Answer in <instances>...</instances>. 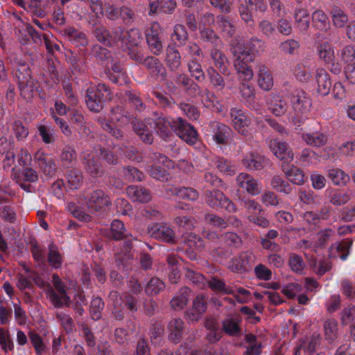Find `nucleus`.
<instances>
[{
	"label": "nucleus",
	"mask_w": 355,
	"mask_h": 355,
	"mask_svg": "<svg viewBox=\"0 0 355 355\" xmlns=\"http://www.w3.org/2000/svg\"><path fill=\"white\" fill-rule=\"evenodd\" d=\"M317 50L320 58L325 63L331 62L335 59L334 51L328 42L320 43Z\"/></svg>",
	"instance_id": "59"
},
{
	"label": "nucleus",
	"mask_w": 355,
	"mask_h": 355,
	"mask_svg": "<svg viewBox=\"0 0 355 355\" xmlns=\"http://www.w3.org/2000/svg\"><path fill=\"white\" fill-rule=\"evenodd\" d=\"M126 191L129 198L135 202L146 203L151 200L150 191L144 187L130 185L127 187Z\"/></svg>",
	"instance_id": "28"
},
{
	"label": "nucleus",
	"mask_w": 355,
	"mask_h": 355,
	"mask_svg": "<svg viewBox=\"0 0 355 355\" xmlns=\"http://www.w3.org/2000/svg\"><path fill=\"white\" fill-rule=\"evenodd\" d=\"M111 118L121 124L132 121L133 115L121 105H116L111 110Z\"/></svg>",
	"instance_id": "43"
},
{
	"label": "nucleus",
	"mask_w": 355,
	"mask_h": 355,
	"mask_svg": "<svg viewBox=\"0 0 355 355\" xmlns=\"http://www.w3.org/2000/svg\"><path fill=\"white\" fill-rule=\"evenodd\" d=\"M237 186L252 196H257L261 191V182L246 173H241L236 179Z\"/></svg>",
	"instance_id": "12"
},
{
	"label": "nucleus",
	"mask_w": 355,
	"mask_h": 355,
	"mask_svg": "<svg viewBox=\"0 0 355 355\" xmlns=\"http://www.w3.org/2000/svg\"><path fill=\"white\" fill-rule=\"evenodd\" d=\"M198 96H200L202 103L207 108L211 109L213 112L218 113L223 112V105L216 100L214 93L208 89L206 88L201 90L200 88Z\"/></svg>",
	"instance_id": "21"
},
{
	"label": "nucleus",
	"mask_w": 355,
	"mask_h": 355,
	"mask_svg": "<svg viewBox=\"0 0 355 355\" xmlns=\"http://www.w3.org/2000/svg\"><path fill=\"white\" fill-rule=\"evenodd\" d=\"M230 115L235 130L242 135H248L249 131L247 128L249 126L250 121L245 112L241 109L232 107L230 109Z\"/></svg>",
	"instance_id": "13"
},
{
	"label": "nucleus",
	"mask_w": 355,
	"mask_h": 355,
	"mask_svg": "<svg viewBox=\"0 0 355 355\" xmlns=\"http://www.w3.org/2000/svg\"><path fill=\"white\" fill-rule=\"evenodd\" d=\"M93 34L99 42L106 46H112L110 33L104 26L96 25L93 31Z\"/></svg>",
	"instance_id": "64"
},
{
	"label": "nucleus",
	"mask_w": 355,
	"mask_h": 355,
	"mask_svg": "<svg viewBox=\"0 0 355 355\" xmlns=\"http://www.w3.org/2000/svg\"><path fill=\"white\" fill-rule=\"evenodd\" d=\"M125 97L129 105L135 110L141 112L146 108V104L136 92L130 90L126 91L125 92Z\"/></svg>",
	"instance_id": "50"
},
{
	"label": "nucleus",
	"mask_w": 355,
	"mask_h": 355,
	"mask_svg": "<svg viewBox=\"0 0 355 355\" xmlns=\"http://www.w3.org/2000/svg\"><path fill=\"white\" fill-rule=\"evenodd\" d=\"M209 53L215 67L220 73L228 76L230 74L227 67L229 61L225 53L218 47H211Z\"/></svg>",
	"instance_id": "22"
},
{
	"label": "nucleus",
	"mask_w": 355,
	"mask_h": 355,
	"mask_svg": "<svg viewBox=\"0 0 355 355\" xmlns=\"http://www.w3.org/2000/svg\"><path fill=\"white\" fill-rule=\"evenodd\" d=\"M250 258L248 253L242 252L230 261L228 268L234 272H243L247 270Z\"/></svg>",
	"instance_id": "35"
},
{
	"label": "nucleus",
	"mask_w": 355,
	"mask_h": 355,
	"mask_svg": "<svg viewBox=\"0 0 355 355\" xmlns=\"http://www.w3.org/2000/svg\"><path fill=\"white\" fill-rule=\"evenodd\" d=\"M149 175L154 179L161 181L167 182L169 178L168 171L162 165L155 163L150 166L148 169Z\"/></svg>",
	"instance_id": "56"
},
{
	"label": "nucleus",
	"mask_w": 355,
	"mask_h": 355,
	"mask_svg": "<svg viewBox=\"0 0 355 355\" xmlns=\"http://www.w3.org/2000/svg\"><path fill=\"white\" fill-rule=\"evenodd\" d=\"M282 169L288 180L295 184L302 185L304 183V175L303 171L294 165L289 163H282Z\"/></svg>",
	"instance_id": "31"
},
{
	"label": "nucleus",
	"mask_w": 355,
	"mask_h": 355,
	"mask_svg": "<svg viewBox=\"0 0 355 355\" xmlns=\"http://www.w3.org/2000/svg\"><path fill=\"white\" fill-rule=\"evenodd\" d=\"M98 122L101 128L109 133L114 139L117 140H122L123 139V134L122 131L117 128L111 121L106 119H99Z\"/></svg>",
	"instance_id": "57"
},
{
	"label": "nucleus",
	"mask_w": 355,
	"mask_h": 355,
	"mask_svg": "<svg viewBox=\"0 0 355 355\" xmlns=\"http://www.w3.org/2000/svg\"><path fill=\"white\" fill-rule=\"evenodd\" d=\"M214 165L222 173L232 175L236 173V168L231 162L223 157L215 156L211 159Z\"/></svg>",
	"instance_id": "49"
},
{
	"label": "nucleus",
	"mask_w": 355,
	"mask_h": 355,
	"mask_svg": "<svg viewBox=\"0 0 355 355\" xmlns=\"http://www.w3.org/2000/svg\"><path fill=\"white\" fill-rule=\"evenodd\" d=\"M211 128L213 132V139L218 144L225 145L228 142V138L231 129L227 125L218 121L211 123Z\"/></svg>",
	"instance_id": "23"
},
{
	"label": "nucleus",
	"mask_w": 355,
	"mask_h": 355,
	"mask_svg": "<svg viewBox=\"0 0 355 355\" xmlns=\"http://www.w3.org/2000/svg\"><path fill=\"white\" fill-rule=\"evenodd\" d=\"M148 233L151 237L166 243H174L175 234L168 225L162 223H154L148 225Z\"/></svg>",
	"instance_id": "11"
},
{
	"label": "nucleus",
	"mask_w": 355,
	"mask_h": 355,
	"mask_svg": "<svg viewBox=\"0 0 355 355\" xmlns=\"http://www.w3.org/2000/svg\"><path fill=\"white\" fill-rule=\"evenodd\" d=\"M293 19L296 28L300 33H305L310 27L309 11L302 8H296L293 12Z\"/></svg>",
	"instance_id": "26"
},
{
	"label": "nucleus",
	"mask_w": 355,
	"mask_h": 355,
	"mask_svg": "<svg viewBox=\"0 0 355 355\" xmlns=\"http://www.w3.org/2000/svg\"><path fill=\"white\" fill-rule=\"evenodd\" d=\"M198 58L189 59L187 65L191 76L197 82L202 83L205 81L206 76Z\"/></svg>",
	"instance_id": "39"
},
{
	"label": "nucleus",
	"mask_w": 355,
	"mask_h": 355,
	"mask_svg": "<svg viewBox=\"0 0 355 355\" xmlns=\"http://www.w3.org/2000/svg\"><path fill=\"white\" fill-rule=\"evenodd\" d=\"M302 139L307 145L312 147H321L326 144L327 136L320 132H314L313 133H303Z\"/></svg>",
	"instance_id": "41"
},
{
	"label": "nucleus",
	"mask_w": 355,
	"mask_h": 355,
	"mask_svg": "<svg viewBox=\"0 0 355 355\" xmlns=\"http://www.w3.org/2000/svg\"><path fill=\"white\" fill-rule=\"evenodd\" d=\"M132 130L139 137L141 141L146 144H152L154 137L152 130L148 128L145 121L135 118L131 121Z\"/></svg>",
	"instance_id": "20"
},
{
	"label": "nucleus",
	"mask_w": 355,
	"mask_h": 355,
	"mask_svg": "<svg viewBox=\"0 0 355 355\" xmlns=\"http://www.w3.org/2000/svg\"><path fill=\"white\" fill-rule=\"evenodd\" d=\"M230 46V52L233 55V64L239 78L245 80L252 79L253 70L248 66V64L254 60L253 54L246 51L243 45L237 40H232Z\"/></svg>",
	"instance_id": "1"
},
{
	"label": "nucleus",
	"mask_w": 355,
	"mask_h": 355,
	"mask_svg": "<svg viewBox=\"0 0 355 355\" xmlns=\"http://www.w3.org/2000/svg\"><path fill=\"white\" fill-rule=\"evenodd\" d=\"M291 103L296 114H306L312 105L310 96L301 89H295L292 92Z\"/></svg>",
	"instance_id": "8"
},
{
	"label": "nucleus",
	"mask_w": 355,
	"mask_h": 355,
	"mask_svg": "<svg viewBox=\"0 0 355 355\" xmlns=\"http://www.w3.org/2000/svg\"><path fill=\"white\" fill-rule=\"evenodd\" d=\"M154 129L157 135L162 139L167 140L172 136L173 118L166 116L162 113L153 112Z\"/></svg>",
	"instance_id": "9"
},
{
	"label": "nucleus",
	"mask_w": 355,
	"mask_h": 355,
	"mask_svg": "<svg viewBox=\"0 0 355 355\" xmlns=\"http://www.w3.org/2000/svg\"><path fill=\"white\" fill-rule=\"evenodd\" d=\"M126 232L123 223L120 220L115 219L111 223L107 236L110 239L119 241L128 236Z\"/></svg>",
	"instance_id": "42"
},
{
	"label": "nucleus",
	"mask_w": 355,
	"mask_h": 355,
	"mask_svg": "<svg viewBox=\"0 0 355 355\" xmlns=\"http://www.w3.org/2000/svg\"><path fill=\"white\" fill-rule=\"evenodd\" d=\"M146 38L150 51L154 55H159L162 51L163 44L154 26L147 31Z\"/></svg>",
	"instance_id": "36"
},
{
	"label": "nucleus",
	"mask_w": 355,
	"mask_h": 355,
	"mask_svg": "<svg viewBox=\"0 0 355 355\" xmlns=\"http://www.w3.org/2000/svg\"><path fill=\"white\" fill-rule=\"evenodd\" d=\"M328 177L335 185L338 186L345 185L349 180V175L338 168L329 169Z\"/></svg>",
	"instance_id": "55"
},
{
	"label": "nucleus",
	"mask_w": 355,
	"mask_h": 355,
	"mask_svg": "<svg viewBox=\"0 0 355 355\" xmlns=\"http://www.w3.org/2000/svg\"><path fill=\"white\" fill-rule=\"evenodd\" d=\"M143 40L141 31L137 28H132L126 32L123 42L128 47H137Z\"/></svg>",
	"instance_id": "61"
},
{
	"label": "nucleus",
	"mask_w": 355,
	"mask_h": 355,
	"mask_svg": "<svg viewBox=\"0 0 355 355\" xmlns=\"http://www.w3.org/2000/svg\"><path fill=\"white\" fill-rule=\"evenodd\" d=\"M328 196L329 202L334 205L340 206L347 202L350 198L347 193L335 191L333 189H327L325 191Z\"/></svg>",
	"instance_id": "60"
},
{
	"label": "nucleus",
	"mask_w": 355,
	"mask_h": 355,
	"mask_svg": "<svg viewBox=\"0 0 355 355\" xmlns=\"http://www.w3.org/2000/svg\"><path fill=\"white\" fill-rule=\"evenodd\" d=\"M268 146L272 153L282 163H290L294 159V153L289 148L288 143L279 139H271L268 142Z\"/></svg>",
	"instance_id": "10"
},
{
	"label": "nucleus",
	"mask_w": 355,
	"mask_h": 355,
	"mask_svg": "<svg viewBox=\"0 0 355 355\" xmlns=\"http://www.w3.org/2000/svg\"><path fill=\"white\" fill-rule=\"evenodd\" d=\"M148 72L149 75L153 78L161 77L162 79L166 77V70L164 64L156 57L153 55L146 56L141 64Z\"/></svg>",
	"instance_id": "15"
},
{
	"label": "nucleus",
	"mask_w": 355,
	"mask_h": 355,
	"mask_svg": "<svg viewBox=\"0 0 355 355\" xmlns=\"http://www.w3.org/2000/svg\"><path fill=\"white\" fill-rule=\"evenodd\" d=\"M271 187L278 192L285 194H289L292 192L293 187L287 181L284 180L280 175H275L272 178L270 182Z\"/></svg>",
	"instance_id": "63"
},
{
	"label": "nucleus",
	"mask_w": 355,
	"mask_h": 355,
	"mask_svg": "<svg viewBox=\"0 0 355 355\" xmlns=\"http://www.w3.org/2000/svg\"><path fill=\"white\" fill-rule=\"evenodd\" d=\"M87 304V299L83 292L77 293L73 300L70 299V306L76 314L82 316L85 313L84 306Z\"/></svg>",
	"instance_id": "52"
},
{
	"label": "nucleus",
	"mask_w": 355,
	"mask_h": 355,
	"mask_svg": "<svg viewBox=\"0 0 355 355\" xmlns=\"http://www.w3.org/2000/svg\"><path fill=\"white\" fill-rule=\"evenodd\" d=\"M166 286L164 282L158 277H152L146 284L145 292L148 295L153 296L163 291Z\"/></svg>",
	"instance_id": "58"
},
{
	"label": "nucleus",
	"mask_w": 355,
	"mask_h": 355,
	"mask_svg": "<svg viewBox=\"0 0 355 355\" xmlns=\"http://www.w3.org/2000/svg\"><path fill=\"white\" fill-rule=\"evenodd\" d=\"M60 35L77 47L87 46L89 44L86 34L76 29L75 27L69 26L60 30Z\"/></svg>",
	"instance_id": "16"
},
{
	"label": "nucleus",
	"mask_w": 355,
	"mask_h": 355,
	"mask_svg": "<svg viewBox=\"0 0 355 355\" xmlns=\"http://www.w3.org/2000/svg\"><path fill=\"white\" fill-rule=\"evenodd\" d=\"M182 47V53L184 58H198L203 57V52L200 46L194 42H186Z\"/></svg>",
	"instance_id": "47"
},
{
	"label": "nucleus",
	"mask_w": 355,
	"mask_h": 355,
	"mask_svg": "<svg viewBox=\"0 0 355 355\" xmlns=\"http://www.w3.org/2000/svg\"><path fill=\"white\" fill-rule=\"evenodd\" d=\"M79 200L92 214L103 212L112 205L110 196L101 189L82 191L79 195Z\"/></svg>",
	"instance_id": "3"
},
{
	"label": "nucleus",
	"mask_w": 355,
	"mask_h": 355,
	"mask_svg": "<svg viewBox=\"0 0 355 355\" xmlns=\"http://www.w3.org/2000/svg\"><path fill=\"white\" fill-rule=\"evenodd\" d=\"M168 329L169 340L173 343H178L184 332V322L180 318H173L168 322Z\"/></svg>",
	"instance_id": "25"
},
{
	"label": "nucleus",
	"mask_w": 355,
	"mask_h": 355,
	"mask_svg": "<svg viewBox=\"0 0 355 355\" xmlns=\"http://www.w3.org/2000/svg\"><path fill=\"white\" fill-rule=\"evenodd\" d=\"M352 243L353 241L349 239L334 243L329 248V255L333 257H338L342 260H345L349 254V250Z\"/></svg>",
	"instance_id": "24"
},
{
	"label": "nucleus",
	"mask_w": 355,
	"mask_h": 355,
	"mask_svg": "<svg viewBox=\"0 0 355 355\" xmlns=\"http://www.w3.org/2000/svg\"><path fill=\"white\" fill-rule=\"evenodd\" d=\"M241 323L240 316L227 318L222 323L223 331L230 336H239L241 334Z\"/></svg>",
	"instance_id": "30"
},
{
	"label": "nucleus",
	"mask_w": 355,
	"mask_h": 355,
	"mask_svg": "<svg viewBox=\"0 0 355 355\" xmlns=\"http://www.w3.org/2000/svg\"><path fill=\"white\" fill-rule=\"evenodd\" d=\"M112 92L104 83L91 85L86 90L85 102L88 109L94 112H100L107 100H111Z\"/></svg>",
	"instance_id": "5"
},
{
	"label": "nucleus",
	"mask_w": 355,
	"mask_h": 355,
	"mask_svg": "<svg viewBox=\"0 0 355 355\" xmlns=\"http://www.w3.org/2000/svg\"><path fill=\"white\" fill-rule=\"evenodd\" d=\"M207 301L205 295H197L193 300L192 307L185 313L187 319L192 322L198 321L207 309Z\"/></svg>",
	"instance_id": "14"
},
{
	"label": "nucleus",
	"mask_w": 355,
	"mask_h": 355,
	"mask_svg": "<svg viewBox=\"0 0 355 355\" xmlns=\"http://www.w3.org/2000/svg\"><path fill=\"white\" fill-rule=\"evenodd\" d=\"M65 178L71 189H77L83 184V176L79 169L72 168L68 170L65 173Z\"/></svg>",
	"instance_id": "44"
},
{
	"label": "nucleus",
	"mask_w": 355,
	"mask_h": 355,
	"mask_svg": "<svg viewBox=\"0 0 355 355\" xmlns=\"http://www.w3.org/2000/svg\"><path fill=\"white\" fill-rule=\"evenodd\" d=\"M243 46L244 49L253 54V57L255 58L257 54L263 51L265 42L257 37H252L245 43V45H243Z\"/></svg>",
	"instance_id": "62"
},
{
	"label": "nucleus",
	"mask_w": 355,
	"mask_h": 355,
	"mask_svg": "<svg viewBox=\"0 0 355 355\" xmlns=\"http://www.w3.org/2000/svg\"><path fill=\"white\" fill-rule=\"evenodd\" d=\"M20 96L26 101H30L37 91L38 83L31 74V69L26 62L19 63L15 72Z\"/></svg>",
	"instance_id": "4"
},
{
	"label": "nucleus",
	"mask_w": 355,
	"mask_h": 355,
	"mask_svg": "<svg viewBox=\"0 0 355 355\" xmlns=\"http://www.w3.org/2000/svg\"><path fill=\"white\" fill-rule=\"evenodd\" d=\"M258 85L264 91H269L273 86V77L270 69L265 64L258 66Z\"/></svg>",
	"instance_id": "29"
},
{
	"label": "nucleus",
	"mask_w": 355,
	"mask_h": 355,
	"mask_svg": "<svg viewBox=\"0 0 355 355\" xmlns=\"http://www.w3.org/2000/svg\"><path fill=\"white\" fill-rule=\"evenodd\" d=\"M80 162L85 172L92 178L101 177L104 174L102 164L92 150L83 152Z\"/></svg>",
	"instance_id": "7"
},
{
	"label": "nucleus",
	"mask_w": 355,
	"mask_h": 355,
	"mask_svg": "<svg viewBox=\"0 0 355 355\" xmlns=\"http://www.w3.org/2000/svg\"><path fill=\"white\" fill-rule=\"evenodd\" d=\"M60 161L63 168L72 167L77 161V153L72 145H66L62 149L60 154Z\"/></svg>",
	"instance_id": "34"
},
{
	"label": "nucleus",
	"mask_w": 355,
	"mask_h": 355,
	"mask_svg": "<svg viewBox=\"0 0 355 355\" xmlns=\"http://www.w3.org/2000/svg\"><path fill=\"white\" fill-rule=\"evenodd\" d=\"M350 327V334L355 335V306L349 305L345 308L341 313V322L343 325H347L352 322Z\"/></svg>",
	"instance_id": "54"
},
{
	"label": "nucleus",
	"mask_w": 355,
	"mask_h": 355,
	"mask_svg": "<svg viewBox=\"0 0 355 355\" xmlns=\"http://www.w3.org/2000/svg\"><path fill=\"white\" fill-rule=\"evenodd\" d=\"M269 111L276 116H283L288 110V103L284 97L277 93H271L266 101Z\"/></svg>",
	"instance_id": "17"
},
{
	"label": "nucleus",
	"mask_w": 355,
	"mask_h": 355,
	"mask_svg": "<svg viewBox=\"0 0 355 355\" xmlns=\"http://www.w3.org/2000/svg\"><path fill=\"white\" fill-rule=\"evenodd\" d=\"M200 39L210 43L212 47H218L223 42L218 34L211 28L204 27L200 30Z\"/></svg>",
	"instance_id": "46"
},
{
	"label": "nucleus",
	"mask_w": 355,
	"mask_h": 355,
	"mask_svg": "<svg viewBox=\"0 0 355 355\" xmlns=\"http://www.w3.org/2000/svg\"><path fill=\"white\" fill-rule=\"evenodd\" d=\"M216 21L221 31L227 34L228 37H232L235 34L236 27L228 17L222 14L218 15L216 16Z\"/></svg>",
	"instance_id": "51"
},
{
	"label": "nucleus",
	"mask_w": 355,
	"mask_h": 355,
	"mask_svg": "<svg viewBox=\"0 0 355 355\" xmlns=\"http://www.w3.org/2000/svg\"><path fill=\"white\" fill-rule=\"evenodd\" d=\"M165 63L171 71H177L182 64V56L174 46H168L166 50Z\"/></svg>",
	"instance_id": "32"
},
{
	"label": "nucleus",
	"mask_w": 355,
	"mask_h": 355,
	"mask_svg": "<svg viewBox=\"0 0 355 355\" xmlns=\"http://www.w3.org/2000/svg\"><path fill=\"white\" fill-rule=\"evenodd\" d=\"M190 292V289L187 287L181 288L170 302L171 308L175 311L183 309L189 302Z\"/></svg>",
	"instance_id": "37"
},
{
	"label": "nucleus",
	"mask_w": 355,
	"mask_h": 355,
	"mask_svg": "<svg viewBox=\"0 0 355 355\" xmlns=\"http://www.w3.org/2000/svg\"><path fill=\"white\" fill-rule=\"evenodd\" d=\"M164 333V325L157 320L153 322L149 330V336L152 345H159L162 341Z\"/></svg>",
	"instance_id": "45"
},
{
	"label": "nucleus",
	"mask_w": 355,
	"mask_h": 355,
	"mask_svg": "<svg viewBox=\"0 0 355 355\" xmlns=\"http://www.w3.org/2000/svg\"><path fill=\"white\" fill-rule=\"evenodd\" d=\"M313 27L319 31L327 32L330 28V23L326 14L321 10L312 13Z\"/></svg>",
	"instance_id": "40"
},
{
	"label": "nucleus",
	"mask_w": 355,
	"mask_h": 355,
	"mask_svg": "<svg viewBox=\"0 0 355 355\" xmlns=\"http://www.w3.org/2000/svg\"><path fill=\"white\" fill-rule=\"evenodd\" d=\"M315 79L318 92L322 96L329 94L331 87L329 73L323 69H318L316 71Z\"/></svg>",
	"instance_id": "33"
},
{
	"label": "nucleus",
	"mask_w": 355,
	"mask_h": 355,
	"mask_svg": "<svg viewBox=\"0 0 355 355\" xmlns=\"http://www.w3.org/2000/svg\"><path fill=\"white\" fill-rule=\"evenodd\" d=\"M47 261L49 266L53 269L60 268L64 259L62 254L60 252L58 247L51 243L48 246Z\"/></svg>",
	"instance_id": "38"
},
{
	"label": "nucleus",
	"mask_w": 355,
	"mask_h": 355,
	"mask_svg": "<svg viewBox=\"0 0 355 355\" xmlns=\"http://www.w3.org/2000/svg\"><path fill=\"white\" fill-rule=\"evenodd\" d=\"M35 161L45 175L52 176L56 171L53 158L43 151L38 150L34 156Z\"/></svg>",
	"instance_id": "18"
},
{
	"label": "nucleus",
	"mask_w": 355,
	"mask_h": 355,
	"mask_svg": "<svg viewBox=\"0 0 355 355\" xmlns=\"http://www.w3.org/2000/svg\"><path fill=\"white\" fill-rule=\"evenodd\" d=\"M205 203L212 209H225L229 213L237 211V207L230 198L218 189L207 190L205 192Z\"/></svg>",
	"instance_id": "6"
},
{
	"label": "nucleus",
	"mask_w": 355,
	"mask_h": 355,
	"mask_svg": "<svg viewBox=\"0 0 355 355\" xmlns=\"http://www.w3.org/2000/svg\"><path fill=\"white\" fill-rule=\"evenodd\" d=\"M241 163L248 171H260L266 166L267 159L258 153L251 152L243 157Z\"/></svg>",
	"instance_id": "19"
},
{
	"label": "nucleus",
	"mask_w": 355,
	"mask_h": 355,
	"mask_svg": "<svg viewBox=\"0 0 355 355\" xmlns=\"http://www.w3.org/2000/svg\"><path fill=\"white\" fill-rule=\"evenodd\" d=\"M36 283L41 287L46 286L44 292L46 298L54 308L61 309L64 306H70V297L67 293V286L57 274H53L52 276L53 286L42 280L41 283L39 282H36Z\"/></svg>",
	"instance_id": "2"
},
{
	"label": "nucleus",
	"mask_w": 355,
	"mask_h": 355,
	"mask_svg": "<svg viewBox=\"0 0 355 355\" xmlns=\"http://www.w3.org/2000/svg\"><path fill=\"white\" fill-rule=\"evenodd\" d=\"M171 38L178 46L184 45L189 39L186 27L182 24H176L173 28Z\"/></svg>",
	"instance_id": "48"
},
{
	"label": "nucleus",
	"mask_w": 355,
	"mask_h": 355,
	"mask_svg": "<svg viewBox=\"0 0 355 355\" xmlns=\"http://www.w3.org/2000/svg\"><path fill=\"white\" fill-rule=\"evenodd\" d=\"M211 85L217 90H222L225 86V82L220 73L213 67L207 69Z\"/></svg>",
	"instance_id": "53"
},
{
	"label": "nucleus",
	"mask_w": 355,
	"mask_h": 355,
	"mask_svg": "<svg viewBox=\"0 0 355 355\" xmlns=\"http://www.w3.org/2000/svg\"><path fill=\"white\" fill-rule=\"evenodd\" d=\"M177 83L184 88V91L191 97H196L200 86L185 73H179L176 76Z\"/></svg>",
	"instance_id": "27"
}]
</instances>
